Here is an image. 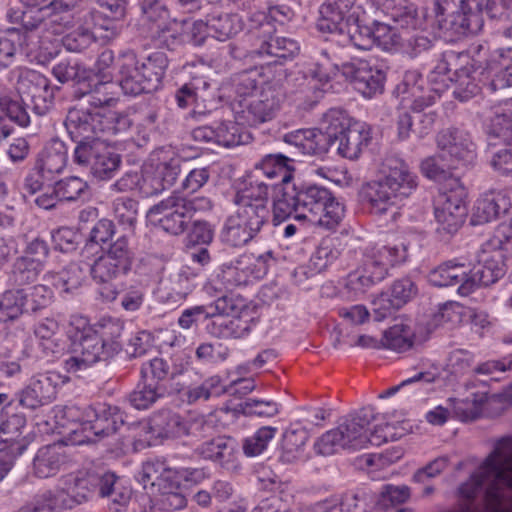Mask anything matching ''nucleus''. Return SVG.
I'll use <instances>...</instances> for the list:
<instances>
[{
	"mask_svg": "<svg viewBox=\"0 0 512 512\" xmlns=\"http://www.w3.org/2000/svg\"><path fill=\"white\" fill-rule=\"evenodd\" d=\"M322 129H298L284 134L283 141L303 155L321 156L329 150L356 160L372 140L368 124L353 120L345 110L332 108L322 120Z\"/></svg>",
	"mask_w": 512,
	"mask_h": 512,
	"instance_id": "nucleus-1",
	"label": "nucleus"
},
{
	"mask_svg": "<svg viewBox=\"0 0 512 512\" xmlns=\"http://www.w3.org/2000/svg\"><path fill=\"white\" fill-rule=\"evenodd\" d=\"M417 187V176L409 165L397 156H389L383 162V176L365 183L359 195L369 213L380 216L402 205Z\"/></svg>",
	"mask_w": 512,
	"mask_h": 512,
	"instance_id": "nucleus-2",
	"label": "nucleus"
},
{
	"mask_svg": "<svg viewBox=\"0 0 512 512\" xmlns=\"http://www.w3.org/2000/svg\"><path fill=\"white\" fill-rule=\"evenodd\" d=\"M113 477V472L102 467L81 469L61 477L58 488L42 492L40 499L53 511L73 509L107 494Z\"/></svg>",
	"mask_w": 512,
	"mask_h": 512,
	"instance_id": "nucleus-3",
	"label": "nucleus"
},
{
	"mask_svg": "<svg viewBox=\"0 0 512 512\" xmlns=\"http://www.w3.org/2000/svg\"><path fill=\"white\" fill-rule=\"evenodd\" d=\"M512 252V234L498 230L497 234L486 241L477 254V264L468 267L470 279H466L457 292L468 296L480 286H489L506 273L505 253Z\"/></svg>",
	"mask_w": 512,
	"mask_h": 512,
	"instance_id": "nucleus-4",
	"label": "nucleus"
},
{
	"mask_svg": "<svg viewBox=\"0 0 512 512\" xmlns=\"http://www.w3.org/2000/svg\"><path fill=\"white\" fill-rule=\"evenodd\" d=\"M296 203L300 213L295 219H307L311 223L327 230L336 228L344 217V206L326 187L318 184H294Z\"/></svg>",
	"mask_w": 512,
	"mask_h": 512,
	"instance_id": "nucleus-5",
	"label": "nucleus"
},
{
	"mask_svg": "<svg viewBox=\"0 0 512 512\" xmlns=\"http://www.w3.org/2000/svg\"><path fill=\"white\" fill-rule=\"evenodd\" d=\"M135 253L129 239L123 235L110 243L103 253L94 260L89 268L93 281L104 285L100 296L106 302L114 301L118 295L112 280L128 274L134 263Z\"/></svg>",
	"mask_w": 512,
	"mask_h": 512,
	"instance_id": "nucleus-6",
	"label": "nucleus"
},
{
	"mask_svg": "<svg viewBox=\"0 0 512 512\" xmlns=\"http://www.w3.org/2000/svg\"><path fill=\"white\" fill-rule=\"evenodd\" d=\"M67 333L74 343V354L64 361V368L69 373L86 370L97 362L108 361L115 356V348L103 344L85 318L71 322Z\"/></svg>",
	"mask_w": 512,
	"mask_h": 512,
	"instance_id": "nucleus-7",
	"label": "nucleus"
},
{
	"mask_svg": "<svg viewBox=\"0 0 512 512\" xmlns=\"http://www.w3.org/2000/svg\"><path fill=\"white\" fill-rule=\"evenodd\" d=\"M6 89L10 93L15 91L20 97H30L36 113L43 115L52 107L58 88L52 87L50 81L42 74L18 68L9 72Z\"/></svg>",
	"mask_w": 512,
	"mask_h": 512,
	"instance_id": "nucleus-8",
	"label": "nucleus"
},
{
	"mask_svg": "<svg viewBox=\"0 0 512 512\" xmlns=\"http://www.w3.org/2000/svg\"><path fill=\"white\" fill-rule=\"evenodd\" d=\"M453 182L455 187L442 192L434 208L437 223L436 233L443 241L450 239L457 233L467 215V207L465 204L467 191L457 180Z\"/></svg>",
	"mask_w": 512,
	"mask_h": 512,
	"instance_id": "nucleus-9",
	"label": "nucleus"
},
{
	"mask_svg": "<svg viewBox=\"0 0 512 512\" xmlns=\"http://www.w3.org/2000/svg\"><path fill=\"white\" fill-rule=\"evenodd\" d=\"M73 162L89 168L91 174L99 180H109L118 172L122 158L115 148L102 140L91 144L82 142L74 148Z\"/></svg>",
	"mask_w": 512,
	"mask_h": 512,
	"instance_id": "nucleus-10",
	"label": "nucleus"
},
{
	"mask_svg": "<svg viewBox=\"0 0 512 512\" xmlns=\"http://www.w3.org/2000/svg\"><path fill=\"white\" fill-rule=\"evenodd\" d=\"M272 260L271 251L257 257L241 255L236 260L223 264L217 279L224 289L232 291L237 287L249 285L254 280L263 278L267 274Z\"/></svg>",
	"mask_w": 512,
	"mask_h": 512,
	"instance_id": "nucleus-11",
	"label": "nucleus"
},
{
	"mask_svg": "<svg viewBox=\"0 0 512 512\" xmlns=\"http://www.w3.org/2000/svg\"><path fill=\"white\" fill-rule=\"evenodd\" d=\"M68 151L65 143L53 139L39 154L34 169L25 179V188L35 194L43 190L45 184L50 185L56 175L66 167Z\"/></svg>",
	"mask_w": 512,
	"mask_h": 512,
	"instance_id": "nucleus-12",
	"label": "nucleus"
},
{
	"mask_svg": "<svg viewBox=\"0 0 512 512\" xmlns=\"http://www.w3.org/2000/svg\"><path fill=\"white\" fill-rule=\"evenodd\" d=\"M408 258V243L404 239L386 245L368 247L359 264L377 283L383 281L391 267L404 263Z\"/></svg>",
	"mask_w": 512,
	"mask_h": 512,
	"instance_id": "nucleus-13",
	"label": "nucleus"
},
{
	"mask_svg": "<svg viewBox=\"0 0 512 512\" xmlns=\"http://www.w3.org/2000/svg\"><path fill=\"white\" fill-rule=\"evenodd\" d=\"M269 226L270 221L237 207L225 219L220 238L230 247H243L257 239Z\"/></svg>",
	"mask_w": 512,
	"mask_h": 512,
	"instance_id": "nucleus-14",
	"label": "nucleus"
},
{
	"mask_svg": "<svg viewBox=\"0 0 512 512\" xmlns=\"http://www.w3.org/2000/svg\"><path fill=\"white\" fill-rule=\"evenodd\" d=\"M87 426L83 427V436L74 438L75 445L96 443L115 434L124 425L123 413L117 406L97 403L88 408Z\"/></svg>",
	"mask_w": 512,
	"mask_h": 512,
	"instance_id": "nucleus-15",
	"label": "nucleus"
},
{
	"mask_svg": "<svg viewBox=\"0 0 512 512\" xmlns=\"http://www.w3.org/2000/svg\"><path fill=\"white\" fill-rule=\"evenodd\" d=\"M440 158L448 160L447 168L459 169L471 166L476 160V145L470 134L459 128L442 130L437 136Z\"/></svg>",
	"mask_w": 512,
	"mask_h": 512,
	"instance_id": "nucleus-16",
	"label": "nucleus"
},
{
	"mask_svg": "<svg viewBox=\"0 0 512 512\" xmlns=\"http://www.w3.org/2000/svg\"><path fill=\"white\" fill-rule=\"evenodd\" d=\"M147 218L154 226L173 236L183 234L191 223L182 196L175 192L152 205L147 211Z\"/></svg>",
	"mask_w": 512,
	"mask_h": 512,
	"instance_id": "nucleus-17",
	"label": "nucleus"
},
{
	"mask_svg": "<svg viewBox=\"0 0 512 512\" xmlns=\"http://www.w3.org/2000/svg\"><path fill=\"white\" fill-rule=\"evenodd\" d=\"M242 106L233 107L235 118L241 124L256 126L271 120L280 107L281 93L270 84H265L259 93L246 98Z\"/></svg>",
	"mask_w": 512,
	"mask_h": 512,
	"instance_id": "nucleus-18",
	"label": "nucleus"
},
{
	"mask_svg": "<svg viewBox=\"0 0 512 512\" xmlns=\"http://www.w3.org/2000/svg\"><path fill=\"white\" fill-rule=\"evenodd\" d=\"M365 10L357 0H325L320 6L318 28L332 34H342L351 21H360L362 16L370 12V6Z\"/></svg>",
	"mask_w": 512,
	"mask_h": 512,
	"instance_id": "nucleus-19",
	"label": "nucleus"
},
{
	"mask_svg": "<svg viewBox=\"0 0 512 512\" xmlns=\"http://www.w3.org/2000/svg\"><path fill=\"white\" fill-rule=\"evenodd\" d=\"M64 124L76 145L101 140L100 135L104 130L103 114L81 101L69 109Z\"/></svg>",
	"mask_w": 512,
	"mask_h": 512,
	"instance_id": "nucleus-20",
	"label": "nucleus"
},
{
	"mask_svg": "<svg viewBox=\"0 0 512 512\" xmlns=\"http://www.w3.org/2000/svg\"><path fill=\"white\" fill-rule=\"evenodd\" d=\"M246 41L250 44L248 54L251 58L266 60V64H284L294 59L300 51L299 43L288 37H274L257 35H245Z\"/></svg>",
	"mask_w": 512,
	"mask_h": 512,
	"instance_id": "nucleus-21",
	"label": "nucleus"
},
{
	"mask_svg": "<svg viewBox=\"0 0 512 512\" xmlns=\"http://www.w3.org/2000/svg\"><path fill=\"white\" fill-rule=\"evenodd\" d=\"M341 75L349 80L355 90L372 98L384 90L386 73L382 67L364 59H355L341 65Z\"/></svg>",
	"mask_w": 512,
	"mask_h": 512,
	"instance_id": "nucleus-22",
	"label": "nucleus"
},
{
	"mask_svg": "<svg viewBox=\"0 0 512 512\" xmlns=\"http://www.w3.org/2000/svg\"><path fill=\"white\" fill-rule=\"evenodd\" d=\"M367 5L376 16L378 13L384 15L387 22H381V25H387V30H416L424 24L416 6L408 0H367Z\"/></svg>",
	"mask_w": 512,
	"mask_h": 512,
	"instance_id": "nucleus-23",
	"label": "nucleus"
},
{
	"mask_svg": "<svg viewBox=\"0 0 512 512\" xmlns=\"http://www.w3.org/2000/svg\"><path fill=\"white\" fill-rule=\"evenodd\" d=\"M240 121H221L214 125L199 126L192 130L191 135L195 141L202 143H215L223 147H234L248 144L252 137L243 128Z\"/></svg>",
	"mask_w": 512,
	"mask_h": 512,
	"instance_id": "nucleus-24",
	"label": "nucleus"
},
{
	"mask_svg": "<svg viewBox=\"0 0 512 512\" xmlns=\"http://www.w3.org/2000/svg\"><path fill=\"white\" fill-rule=\"evenodd\" d=\"M194 454L228 472L240 468L238 443L229 436H217L203 441L194 449Z\"/></svg>",
	"mask_w": 512,
	"mask_h": 512,
	"instance_id": "nucleus-25",
	"label": "nucleus"
},
{
	"mask_svg": "<svg viewBox=\"0 0 512 512\" xmlns=\"http://www.w3.org/2000/svg\"><path fill=\"white\" fill-rule=\"evenodd\" d=\"M6 420L2 419V479L4 473L11 470L14 461L28 447V441L21 437V429L25 426V418L19 414L9 415L5 412ZM4 411L2 410V418Z\"/></svg>",
	"mask_w": 512,
	"mask_h": 512,
	"instance_id": "nucleus-26",
	"label": "nucleus"
},
{
	"mask_svg": "<svg viewBox=\"0 0 512 512\" xmlns=\"http://www.w3.org/2000/svg\"><path fill=\"white\" fill-rule=\"evenodd\" d=\"M377 414L372 406H366L359 411L349 414L338 425L342 438L349 450H360L368 446V426L375 420Z\"/></svg>",
	"mask_w": 512,
	"mask_h": 512,
	"instance_id": "nucleus-27",
	"label": "nucleus"
},
{
	"mask_svg": "<svg viewBox=\"0 0 512 512\" xmlns=\"http://www.w3.org/2000/svg\"><path fill=\"white\" fill-rule=\"evenodd\" d=\"M59 380L60 375L55 372L33 376L29 385L21 392L19 403L30 409L50 403L56 396Z\"/></svg>",
	"mask_w": 512,
	"mask_h": 512,
	"instance_id": "nucleus-28",
	"label": "nucleus"
},
{
	"mask_svg": "<svg viewBox=\"0 0 512 512\" xmlns=\"http://www.w3.org/2000/svg\"><path fill=\"white\" fill-rule=\"evenodd\" d=\"M233 202L238 208L270 221L268 184L259 180L249 181L244 188L236 192Z\"/></svg>",
	"mask_w": 512,
	"mask_h": 512,
	"instance_id": "nucleus-29",
	"label": "nucleus"
},
{
	"mask_svg": "<svg viewBox=\"0 0 512 512\" xmlns=\"http://www.w3.org/2000/svg\"><path fill=\"white\" fill-rule=\"evenodd\" d=\"M117 65L120 75L118 86L125 95L137 96L152 92L138 69V56L135 51L130 49L122 51L118 56Z\"/></svg>",
	"mask_w": 512,
	"mask_h": 512,
	"instance_id": "nucleus-30",
	"label": "nucleus"
},
{
	"mask_svg": "<svg viewBox=\"0 0 512 512\" xmlns=\"http://www.w3.org/2000/svg\"><path fill=\"white\" fill-rule=\"evenodd\" d=\"M117 65L120 75L118 86L125 95L137 96L152 92L138 69V56L135 51L130 49L122 51L118 56Z\"/></svg>",
	"mask_w": 512,
	"mask_h": 512,
	"instance_id": "nucleus-31",
	"label": "nucleus"
},
{
	"mask_svg": "<svg viewBox=\"0 0 512 512\" xmlns=\"http://www.w3.org/2000/svg\"><path fill=\"white\" fill-rule=\"evenodd\" d=\"M339 74H341V67L333 62L326 50L321 51L305 74L306 77L310 78L306 89L313 93V103H316L323 96L324 89L322 87Z\"/></svg>",
	"mask_w": 512,
	"mask_h": 512,
	"instance_id": "nucleus-32",
	"label": "nucleus"
},
{
	"mask_svg": "<svg viewBox=\"0 0 512 512\" xmlns=\"http://www.w3.org/2000/svg\"><path fill=\"white\" fill-rule=\"evenodd\" d=\"M293 10L286 5L269 7L267 12L252 13L248 20V31L250 36H270L276 33L277 25H285L292 20Z\"/></svg>",
	"mask_w": 512,
	"mask_h": 512,
	"instance_id": "nucleus-33",
	"label": "nucleus"
},
{
	"mask_svg": "<svg viewBox=\"0 0 512 512\" xmlns=\"http://www.w3.org/2000/svg\"><path fill=\"white\" fill-rule=\"evenodd\" d=\"M68 461V449L64 443L43 446L33 459V473L41 479L53 477Z\"/></svg>",
	"mask_w": 512,
	"mask_h": 512,
	"instance_id": "nucleus-34",
	"label": "nucleus"
},
{
	"mask_svg": "<svg viewBox=\"0 0 512 512\" xmlns=\"http://www.w3.org/2000/svg\"><path fill=\"white\" fill-rule=\"evenodd\" d=\"M372 22L376 25L375 30L367 24V15L362 16L360 21L347 24L345 31L338 35L359 50H370L376 43L380 44V37L387 31V25H381L379 20L373 19Z\"/></svg>",
	"mask_w": 512,
	"mask_h": 512,
	"instance_id": "nucleus-35",
	"label": "nucleus"
},
{
	"mask_svg": "<svg viewBox=\"0 0 512 512\" xmlns=\"http://www.w3.org/2000/svg\"><path fill=\"white\" fill-rule=\"evenodd\" d=\"M143 14L151 22L152 37L161 45L172 49L180 35V24L176 19L169 17L166 6H158L156 10L144 11Z\"/></svg>",
	"mask_w": 512,
	"mask_h": 512,
	"instance_id": "nucleus-36",
	"label": "nucleus"
},
{
	"mask_svg": "<svg viewBox=\"0 0 512 512\" xmlns=\"http://www.w3.org/2000/svg\"><path fill=\"white\" fill-rule=\"evenodd\" d=\"M185 419L178 413L162 409L149 418V431L161 439H174L184 436Z\"/></svg>",
	"mask_w": 512,
	"mask_h": 512,
	"instance_id": "nucleus-37",
	"label": "nucleus"
},
{
	"mask_svg": "<svg viewBox=\"0 0 512 512\" xmlns=\"http://www.w3.org/2000/svg\"><path fill=\"white\" fill-rule=\"evenodd\" d=\"M492 74L490 82L485 88L490 92H496L512 86V48L497 51L488 64Z\"/></svg>",
	"mask_w": 512,
	"mask_h": 512,
	"instance_id": "nucleus-38",
	"label": "nucleus"
},
{
	"mask_svg": "<svg viewBox=\"0 0 512 512\" xmlns=\"http://www.w3.org/2000/svg\"><path fill=\"white\" fill-rule=\"evenodd\" d=\"M466 279H470L468 266L456 260H449L435 269L428 275L430 284L436 287L462 286Z\"/></svg>",
	"mask_w": 512,
	"mask_h": 512,
	"instance_id": "nucleus-39",
	"label": "nucleus"
},
{
	"mask_svg": "<svg viewBox=\"0 0 512 512\" xmlns=\"http://www.w3.org/2000/svg\"><path fill=\"white\" fill-rule=\"evenodd\" d=\"M176 479V473L169 468L164 460L151 459L143 463L142 469L137 476V480L142 484L144 489H154L167 485Z\"/></svg>",
	"mask_w": 512,
	"mask_h": 512,
	"instance_id": "nucleus-40",
	"label": "nucleus"
},
{
	"mask_svg": "<svg viewBox=\"0 0 512 512\" xmlns=\"http://www.w3.org/2000/svg\"><path fill=\"white\" fill-rule=\"evenodd\" d=\"M255 169L262 171L269 179H279L284 186H289L294 171L293 160L280 153L265 155Z\"/></svg>",
	"mask_w": 512,
	"mask_h": 512,
	"instance_id": "nucleus-41",
	"label": "nucleus"
},
{
	"mask_svg": "<svg viewBox=\"0 0 512 512\" xmlns=\"http://www.w3.org/2000/svg\"><path fill=\"white\" fill-rule=\"evenodd\" d=\"M168 64V57L163 52H154L142 59L138 58V69L142 73L148 89H151L152 92L160 87Z\"/></svg>",
	"mask_w": 512,
	"mask_h": 512,
	"instance_id": "nucleus-42",
	"label": "nucleus"
},
{
	"mask_svg": "<svg viewBox=\"0 0 512 512\" xmlns=\"http://www.w3.org/2000/svg\"><path fill=\"white\" fill-rule=\"evenodd\" d=\"M210 37L226 41L243 29L242 18L236 13L216 12L207 16Z\"/></svg>",
	"mask_w": 512,
	"mask_h": 512,
	"instance_id": "nucleus-43",
	"label": "nucleus"
},
{
	"mask_svg": "<svg viewBox=\"0 0 512 512\" xmlns=\"http://www.w3.org/2000/svg\"><path fill=\"white\" fill-rule=\"evenodd\" d=\"M91 265L71 262L53 277V286L60 293H72L81 287Z\"/></svg>",
	"mask_w": 512,
	"mask_h": 512,
	"instance_id": "nucleus-44",
	"label": "nucleus"
},
{
	"mask_svg": "<svg viewBox=\"0 0 512 512\" xmlns=\"http://www.w3.org/2000/svg\"><path fill=\"white\" fill-rule=\"evenodd\" d=\"M166 393L165 385L151 383L143 378L128 395V401L137 410H145L156 403Z\"/></svg>",
	"mask_w": 512,
	"mask_h": 512,
	"instance_id": "nucleus-45",
	"label": "nucleus"
},
{
	"mask_svg": "<svg viewBox=\"0 0 512 512\" xmlns=\"http://www.w3.org/2000/svg\"><path fill=\"white\" fill-rule=\"evenodd\" d=\"M251 327L248 320L241 317L232 316L231 318L219 317L211 322L208 331L218 338H243L250 333Z\"/></svg>",
	"mask_w": 512,
	"mask_h": 512,
	"instance_id": "nucleus-46",
	"label": "nucleus"
},
{
	"mask_svg": "<svg viewBox=\"0 0 512 512\" xmlns=\"http://www.w3.org/2000/svg\"><path fill=\"white\" fill-rule=\"evenodd\" d=\"M90 406L80 407L77 404H68L56 414L59 419L58 423L68 428L73 443L75 437L81 438L83 436V427L88 424L86 415Z\"/></svg>",
	"mask_w": 512,
	"mask_h": 512,
	"instance_id": "nucleus-47",
	"label": "nucleus"
},
{
	"mask_svg": "<svg viewBox=\"0 0 512 512\" xmlns=\"http://www.w3.org/2000/svg\"><path fill=\"white\" fill-rule=\"evenodd\" d=\"M296 191L294 184L292 186H283L278 195L273 200V225L277 226L288 219L294 212L300 213V207L296 203Z\"/></svg>",
	"mask_w": 512,
	"mask_h": 512,
	"instance_id": "nucleus-48",
	"label": "nucleus"
},
{
	"mask_svg": "<svg viewBox=\"0 0 512 512\" xmlns=\"http://www.w3.org/2000/svg\"><path fill=\"white\" fill-rule=\"evenodd\" d=\"M117 84L111 81H99L94 88L82 94L80 101L95 110L107 106H113L117 101L116 93L113 91Z\"/></svg>",
	"mask_w": 512,
	"mask_h": 512,
	"instance_id": "nucleus-49",
	"label": "nucleus"
},
{
	"mask_svg": "<svg viewBox=\"0 0 512 512\" xmlns=\"http://www.w3.org/2000/svg\"><path fill=\"white\" fill-rule=\"evenodd\" d=\"M92 329L103 344L115 348L114 355L120 352L122 348L120 338L123 332V323L120 320L111 317L102 318Z\"/></svg>",
	"mask_w": 512,
	"mask_h": 512,
	"instance_id": "nucleus-50",
	"label": "nucleus"
},
{
	"mask_svg": "<svg viewBox=\"0 0 512 512\" xmlns=\"http://www.w3.org/2000/svg\"><path fill=\"white\" fill-rule=\"evenodd\" d=\"M500 200H503L500 193H491L479 198L473 208L471 223L482 225L496 219L501 209Z\"/></svg>",
	"mask_w": 512,
	"mask_h": 512,
	"instance_id": "nucleus-51",
	"label": "nucleus"
},
{
	"mask_svg": "<svg viewBox=\"0 0 512 512\" xmlns=\"http://www.w3.org/2000/svg\"><path fill=\"white\" fill-rule=\"evenodd\" d=\"M383 347L396 352H404L412 347L413 332L408 325L397 323L383 334Z\"/></svg>",
	"mask_w": 512,
	"mask_h": 512,
	"instance_id": "nucleus-52",
	"label": "nucleus"
},
{
	"mask_svg": "<svg viewBox=\"0 0 512 512\" xmlns=\"http://www.w3.org/2000/svg\"><path fill=\"white\" fill-rule=\"evenodd\" d=\"M340 251L333 239H323L309 260L308 268L311 273H321L338 259Z\"/></svg>",
	"mask_w": 512,
	"mask_h": 512,
	"instance_id": "nucleus-53",
	"label": "nucleus"
},
{
	"mask_svg": "<svg viewBox=\"0 0 512 512\" xmlns=\"http://www.w3.org/2000/svg\"><path fill=\"white\" fill-rule=\"evenodd\" d=\"M113 215L117 223L126 230L133 231L138 217V202L130 197L122 196L113 201Z\"/></svg>",
	"mask_w": 512,
	"mask_h": 512,
	"instance_id": "nucleus-54",
	"label": "nucleus"
},
{
	"mask_svg": "<svg viewBox=\"0 0 512 512\" xmlns=\"http://www.w3.org/2000/svg\"><path fill=\"white\" fill-rule=\"evenodd\" d=\"M231 89L235 94L234 106L240 108L246 98H251L259 93V83L254 72L244 71L232 77Z\"/></svg>",
	"mask_w": 512,
	"mask_h": 512,
	"instance_id": "nucleus-55",
	"label": "nucleus"
},
{
	"mask_svg": "<svg viewBox=\"0 0 512 512\" xmlns=\"http://www.w3.org/2000/svg\"><path fill=\"white\" fill-rule=\"evenodd\" d=\"M25 289H10L2 294V321L17 319L26 308Z\"/></svg>",
	"mask_w": 512,
	"mask_h": 512,
	"instance_id": "nucleus-56",
	"label": "nucleus"
},
{
	"mask_svg": "<svg viewBox=\"0 0 512 512\" xmlns=\"http://www.w3.org/2000/svg\"><path fill=\"white\" fill-rule=\"evenodd\" d=\"M5 95H2V112L14 123L20 127H27L30 123V117L20 97L15 91L10 93L5 88Z\"/></svg>",
	"mask_w": 512,
	"mask_h": 512,
	"instance_id": "nucleus-57",
	"label": "nucleus"
},
{
	"mask_svg": "<svg viewBox=\"0 0 512 512\" xmlns=\"http://www.w3.org/2000/svg\"><path fill=\"white\" fill-rule=\"evenodd\" d=\"M53 185L60 201L75 202L82 200L88 192L87 182L76 176L67 177Z\"/></svg>",
	"mask_w": 512,
	"mask_h": 512,
	"instance_id": "nucleus-58",
	"label": "nucleus"
},
{
	"mask_svg": "<svg viewBox=\"0 0 512 512\" xmlns=\"http://www.w3.org/2000/svg\"><path fill=\"white\" fill-rule=\"evenodd\" d=\"M278 429L272 426H263L253 435L244 439L242 449L247 457H255L262 454L270 441L275 437Z\"/></svg>",
	"mask_w": 512,
	"mask_h": 512,
	"instance_id": "nucleus-59",
	"label": "nucleus"
},
{
	"mask_svg": "<svg viewBox=\"0 0 512 512\" xmlns=\"http://www.w3.org/2000/svg\"><path fill=\"white\" fill-rule=\"evenodd\" d=\"M488 133L501 138L504 143L512 146V112L497 109L490 117Z\"/></svg>",
	"mask_w": 512,
	"mask_h": 512,
	"instance_id": "nucleus-60",
	"label": "nucleus"
},
{
	"mask_svg": "<svg viewBox=\"0 0 512 512\" xmlns=\"http://www.w3.org/2000/svg\"><path fill=\"white\" fill-rule=\"evenodd\" d=\"M58 328V322L52 318H45L35 326L34 333L43 341L41 346L46 355L57 354L63 349L60 343L52 339Z\"/></svg>",
	"mask_w": 512,
	"mask_h": 512,
	"instance_id": "nucleus-61",
	"label": "nucleus"
},
{
	"mask_svg": "<svg viewBox=\"0 0 512 512\" xmlns=\"http://www.w3.org/2000/svg\"><path fill=\"white\" fill-rule=\"evenodd\" d=\"M43 268L31 263L29 258L19 257L13 264L9 275V282L16 286H22L34 282Z\"/></svg>",
	"mask_w": 512,
	"mask_h": 512,
	"instance_id": "nucleus-62",
	"label": "nucleus"
},
{
	"mask_svg": "<svg viewBox=\"0 0 512 512\" xmlns=\"http://www.w3.org/2000/svg\"><path fill=\"white\" fill-rule=\"evenodd\" d=\"M209 318H219L223 316H236L245 307L243 299L222 294L208 305H205Z\"/></svg>",
	"mask_w": 512,
	"mask_h": 512,
	"instance_id": "nucleus-63",
	"label": "nucleus"
},
{
	"mask_svg": "<svg viewBox=\"0 0 512 512\" xmlns=\"http://www.w3.org/2000/svg\"><path fill=\"white\" fill-rule=\"evenodd\" d=\"M483 10L484 0H462L457 12L465 18L466 23L469 24L470 31L477 34L484 25Z\"/></svg>",
	"mask_w": 512,
	"mask_h": 512,
	"instance_id": "nucleus-64",
	"label": "nucleus"
}]
</instances>
